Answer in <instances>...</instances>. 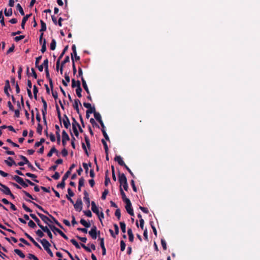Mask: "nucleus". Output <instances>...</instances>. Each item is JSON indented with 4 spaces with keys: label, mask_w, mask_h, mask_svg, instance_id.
Returning <instances> with one entry per match:
<instances>
[{
    "label": "nucleus",
    "mask_w": 260,
    "mask_h": 260,
    "mask_svg": "<svg viewBox=\"0 0 260 260\" xmlns=\"http://www.w3.org/2000/svg\"><path fill=\"white\" fill-rule=\"evenodd\" d=\"M83 212L87 217H90L92 216V213L90 210L84 211Z\"/></svg>",
    "instance_id": "nucleus-59"
},
{
    "label": "nucleus",
    "mask_w": 260,
    "mask_h": 260,
    "mask_svg": "<svg viewBox=\"0 0 260 260\" xmlns=\"http://www.w3.org/2000/svg\"><path fill=\"white\" fill-rule=\"evenodd\" d=\"M28 225L29 227L31 228H36V224H35V223L31 220H30L29 221V222H28Z\"/></svg>",
    "instance_id": "nucleus-44"
},
{
    "label": "nucleus",
    "mask_w": 260,
    "mask_h": 260,
    "mask_svg": "<svg viewBox=\"0 0 260 260\" xmlns=\"http://www.w3.org/2000/svg\"><path fill=\"white\" fill-rule=\"evenodd\" d=\"M31 15V14H29L26 15L25 16H24L22 20V22H21V26L22 29H24L25 28V24L26 22L27 21V20L29 18V17Z\"/></svg>",
    "instance_id": "nucleus-17"
},
{
    "label": "nucleus",
    "mask_w": 260,
    "mask_h": 260,
    "mask_svg": "<svg viewBox=\"0 0 260 260\" xmlns=\"http://www.w3.org/2000/svg\"><path fill=\"white\" fill-rule=\"evenodd\" d=\"M77 87L76 90L77 95L79 98H81L82 96L81 92L82 89L81 87L80 82L79 80L77 81Z\"/></svg>",
    "instance_id": "nucleus-8"
},
{
    "label": "nucleus",
    "mask_w": 260,
    "mask_h": 260,
    "mask_svg": "<svg viewBox=\"0 0 260 260\" xmlns=\"http://www.w3.org/2000/svg\"><path fill=\"white\" fill-rule=\"evenodd\" d=\"M46 40L45 39H44V41H43V44L42 45V48H41V52L42 53H44L46 51Z\"/></svg>",
    "instance_id": "nucleus-41"
},
{
    "label": "nucleus",
    "mask_w": 260,
    "mask_h": 260,
    "mask_svg": "<svg viewBox=\"0 0 260 260\" xmlns=\"http://www.w3.org/2000/svg\"><path fill=\"white\" fill-rule=\"evenodd\" d=\"M115 215L117 217L118 219L119 220L120 218V215H121L120 210L119 209H116L115 213Z\"/></svg>",
    "instance_id": "nucleus-52"
},
{
    "label": "nucleus",
    "mask_w": 260,
    "mask_h": 260,
    "mask_svg": "<svg viewBox=\"0 0 260 260\" xmlns=\"http://www.w3.org/2000/svg\"><path fill=\"white\" fill-rule=\"evenodd\" d=\"M118 180L120 183V186L123 185V188L125 190L127 191L128 189V184L127 182V179L125 175L123 173H118Z\"/></svg>",
    "instance_id": "nucleus-2"
},
{
    "label": "nucleus",
    "mask_w": 260,
    "mask_h": 260,
    "mask_svg": "<svg viewBox=\"0 0 260 260\" xmlns=\"http://www.w3.org/2000/svg\"><path fill=\"white\" fill-rule=\"evenodd\" d=\"M120 193L122 196V199L123 201L124 202L125 201V200L128 199L126 197L125 194L124 192V191L121 186H120Z\"/></svg>",
    "instance_id": "nucleus-32"
},
{
    "label": "nucleus",
    "mask_w": 260,
    "mask_h": 260,
    "mask_svg": "<svg viewBox=\"0 0 260 260\" xmlns=\"http://www.w3.org/2000/svg\"><path fill=\"white\" fill-rule=\"evenodd\" d=\"M9 88H10L9 81V80H6V84H5V88H4V92L7 94V95L8 96H10V94L8 91V89Z\"/></svg>",
    "instance_id": "nucleus-24"
},
{
    "label": "nucleus",
    "mask_w": 260,
    "mask_h": 260,
    "mask_svg": "<svg viewBox=\"0 0 260 260\" xmlns=\"http://www.w3.org/2000/svg\"><path fill=\"white\" fill-rule=\"evenodd\" d=\"M109 191L107 189H105L104 191L103 192L102 196V199L103 200H105L106 198V196L108 194Z\"/></svg>",
    "instance_id": "nucleus-48"
},
{
    "label": "nucleus",
    "mask_w": 260,
    "mask_h": 260,
    "mask_svg": "<svg viewBox=\"0 0 260 260\" xmlns=\"http://www.w3.org/2000/svg\"><path fill=\"white\" fill-rule=\"evenodd\" d=\"M7 142L12 144L14 147H19V145L16 143L13 142L10 139H8L7 140Z\"/></svg>",
    "instance_id": "nucleus-55"
},
{
    "label": "nucleus",
    "mask_w": 260,
    "mask_h": 260,
    "mask_svg": "<svg viewBox=\"0 0 260 260\" xmlns=\"http://www.w3.org/2000/svg\"><path fill=\"white\" fill-rule=\"evenodd\" d=\"M94 116L98 121H101V120L102 119L101 115L98 112H95Z\"/></svg>",
    "instance_id": "nucleus-50"
},
{
    "label": "nucleus",
    "mask_w": 260,
    "mask_h": 260,
    "mask_svg": "<svg viewBox=\"0 0 260 260\" xmlns=\"http://www.w3.org/2000/svg\"><path fill=\"white\" fill-rule=\"evenodd\" d=\"M80 222L86 228H78L77 230L79 231H81L84 233H87V230L86 228H89L90 226V224L87 222L85 220L83 219H81L80 220Z\"/></svg>",
    "instance_id": "nucleus-3"
},
{
    "label": "nucleus",
    "mask_w": 260,
    "mask_h": 260,
    "mask_svg": "<svg viewBox=\"0 0 260 260\" xmlns=\"http://www.w3.org/2000/svg\"><path fill=\"white\" fill-rule=\"evenodd\" d=\"M56 47V41L54 39H53L50 44V49L52 50H54Z\"/></svg>",
    "instance_id": "nucleus-39"
},
{
    "label": "nucleus",
    "mask_w": 260,
    "mask_h": 260,
    "mask_svg": "<svg viewBox=\"0 0 260 260\" xmlns=\"http://www.w3.org/2000/svg\"><path fill=\"white\" fill-rule=\"evenodd\" d=\"M55 128L56 129V138H57V142L58 144H59L60 143V135L59 134L60 132V128L58 125H55Z\"/></svg>",
    "instance_id": "nucleus-13"
},
{
    "label": "nucleus",
    "mask_w": 260,
    "mask_h": 260,
    "mask_svg": "<svg viewBox=\"0 0 260 260\" xmlns=\"http://www.w3.org/2000/svg\"><path fill=\"white\" fill-rule=\"evenodd\" d=\"M126 204L125 209L126 211L131 216H134V212L133 209L131 208V203L129 199H127L124 201Z\"/></svg>",
    "instance_id": "nucleus-4"
},
{
    "label": "nucleus",
    "mask_w": 260,
    "mask_h": 260,
    "mask_svg": "<svg viewBox=\"0 0 260 260\" xmlns=\"http://www.w3.org/2000/svg\"><path fill=\"white\" fill-rule=\"evenodd\" d=\"M48 226L50 228V229L53 231L54 234H56L55 232H57L59 235L61 234L62 232L59 229L55 227L54 225L52 224H48Z\"/></svg>",
    "instance_id": "nucleus-14"
},
{
    "label": "nucleus",
    "mask_w": 260,
    "mask_h": 260,
    "mask_svg": "<svg viewBox=\"0 0 260 260\" xmlns=\"http://www.w3.org/2000/svg\"><path fill=\"white\" fill-rule=\"evenodd\" d=\"M64 119L62 120L63 125L66 128H68L71 125L69 119L66 114L64 115Z\"/></svg>",
    "instance_id": "nucleus-11"
},
{
    "label": "nucleus",
    "mask_w": 260,
    "mask_h": 260,
    "mask_svg": "<svg viewBox=\"0 0 260 260\" xmlns=\"http://www.w3.org/2000/svg\"><path fill=\"white\" fill-rule=\"evenodd\" d=\"M84 184V179L83 177H81L79 181V185L80 186H83Z\"/></svg>",
    "instance_id": "nucleus-63"
},
{
    "label": "nucleus",
    "mask_w": 260,
    "mask_h": 260,
    "mask_svg": "<svg viewBox=\"0 0 260 260\" xmlns=\"http://www.w3.org/2000/svg\"><path fill=\"white\" fill-rule=\"evenodd\" d=\"M81 80L83 88H84V89L85 90L87 93H89V91L88 88L85 80L84 79L83 77L81 78Z\"/></svg>",
    "instance_id": "nucleus-26"
},
{
    "label": "nucleus",
    "mask_w": 260,
    "mask_h": 260,
    "mask_svg": "<svg viewBox=\"0 0 260 260\" xmlns=\"http://www.w3.org/2000/svg\"><path fill=\"white\" fill-rule=\"evenodd\" d=\"M86 111L87 112V113L91 114V113H93L94 114L95 112H96L94 107H91V108L88 109Z\"/></svg>",
    "instance_id": "nucleus-51"
},
{
    "label": "nucleus",
    "mask_w": 260,
    "mask_h": 260,
    "mask_svg": "<svg viewBox=\"0 0 260 260\" xmlns=\"http://www.w3.org/2000/svg\"><path fill=\"white\" fill-rule=\"evenodd\" d=\"M59 174L57 172H56L52 177L55 180H57L59 179Z\"/></svg>",
    "instance_id": "nucleus-64"
},
{
    "label": "nucleus",
    "mask_w": 260,
    "mask_h": 260,
    "mask_svg": "<svg viewBox=\"0 0 260 260\" xmlns=\"http://www.w3.org/2000/svg\"><path fill=\"white\" fill-rule=\"evenodd\" d=\"M48 215H49V216L51 217V219H52V220H53L54 222L57 225H58L59 227H60L61 229H63V226L60 224V223L54 217H53L51 215L49 214V213Z\"/></svg>",
    "instance_id": "nucleus-28"
},
{
    "label": "nucleus",
    "mask_w": 260,
    "mask_h": 260,
    "mask_svg": "<svg viewBox=\"0 0 260 260\" xmlns=\"http://www.w3.org/2000/svg\"><path fill=\"white\" fill-rule=\"evenodd\" d=\"M65 186V180H63V179H62V181L60 183H58L57 185V187H60L61 188H63Z\"/></svg>",
    "instance_id": "nucleus-46"
},
{
    "label": "nucleus",
    "mask_w": 260,
    "mask_h": 260,
    "mask_svg": "<svg viewBox=\"0 0 260 260\" xmlns=\"http://www.w3.org/2000/svg\"><path fill=\"white\" fill-rule=\"evenodd\" d=\"M41 229L44 232L47 234L48 237L50 238V239L51 240L53 238V235L50 231V230L48 229V228L46 226H43L41 227Z\"/></svg>",
    "instance_id": "nucleus-10"
},
{
    "label": "nucleus",
    "mask_w": 260,
    "mask_h": 260,
    "mask_svg": "<svg viewBox=\"0 0 260 260\" xmlns=\"http://www.w3.org/2000/svg\"><path fill=\"white\" fill-rule=\"evenodd\" d=\"M37 214L40 217V218L46 224L48 225L49 224L48 222H52L51 220L46 216L41 214L38 212H37Z\"/></svg>",
    "instance_id": "nucleus-7"
},
{
    "label": "nucleus",
    "mask_w": 260,
    "mask_h": 260,
    "mask_svg": "<svg viewBox=\"0 0 260 260\" xmlns=\"http://www.w3.org/2000/svg\"><path fill=\"white\" fill-rule=\"evenodd\" d=\"M161 245H162V247L164 249V250H166L167 249V243H166V242L165 241V240L164 239H161Z\"/></svg>",
    "instance_id": "nucleus-49"
},
{
    "label": "nucleus",
    "mask_w": 260,
    "mask_h": 260,
    "mask_svg": "<svg viewBox=\"0 0 260 260\" xmlns=\"http://www.w3.org/2000/svg\"><path fill=\"white\" fill-rule=\"evenodd\" d=\"M84 199L87 203V207H89V205H90V199L89 198L88 193L87 192V191L86 190H84Z\"/></svg>",
    "instance_id": "nucleus-20"
},
{
    "label": "nucleus",
    "mask_w": 260,
    "mask_h": 260,
    "mask_svg": "<svg viewBox=\"0 0 260 260\" xmlns=\"http://www.w3.org/2000/svg\"><path fill=\"white\" fill-rule=\"evenodd\" d=\"M8 159L10 161H9L8 160H5V162L8 166L11 167L13 165H16V162H15V161L13 159V158L11 157H9L8 158Z\"/></svg>",
    "instance_id": "nucleus-22"
},
{
    "label": "nucleus",
    "mask_w": 260,
    "mask_h": 260,
    "mask_svg": "<svg viewBox=\"0 0 260 260\" xmlns=\"http://www.w3.org/2000/svg\"><path fill=\"white\" fill-rule=\"evenodd\" d=\"M0 186L3 188V189L0 188V190L3 191L5 194L8 195L10 192H11L9 188L5 185L3 184L0 183Z\"/></svg>",
    "instance_id": "nucleus-12"
},
{
    "label": "nucleus",
    "mask_w": 260,
    "mask_h": 260,
    "mask_svg": "<svg viewBox=\"0 0 260 260\" xmlns=\"http://www.w3.org/2000/svg\"><path fill=\"white\" fill-rule=\"evenodd\" d=\"M102 142L104 146V148H105V153H107V151H108V145L107 144V143L104 140V139H102Z\"/></svg>",
    "instance_id": "nucleus-43"
},
{
    "label": "nucleus",
    "mask_w": 260,
    "mask_h": 260,
    "mask_svg": "<svg viewBox=\"0 0 260 260\" xmlns=\"http://www.w3.org/2000/svg\"><path fill=\"white\" fill-rule=\"evenodd\" d=\"M22 191H23V192L24 193V194H25V196H26L27 197H28L29 198H30V199H32V200H35V201H38V200H37V199H34V198L32 197V196H31L30 194H29L28 192H27V191H25V190H23Z\"/></svg>",
    "instance_id": "nucleus-45"
},
{
    "label": "nucleus",
    "mask_w": 260,
    "mask_h": 260,
    "mask_svg": "<svg viewBox=\"0 0 260 260\" xmlns=\"http://www.w3.org/2000/svg\"><path fill=\"white\" fill-rule=\"evenodd\" d=\"M71 242L74 245H75V246L78 248V249H80V246L79 245L78 243L74 239H71Z\"/></svg>",
    "instance_id": "nucleus-38"
},
{
    "label": "nucleus",
    "mask_w": 260,
    "mask_h": 260,
    "mask_svg": "<svg viewBox=\"0 0 260 260\" xmlns=\"http://www.w3.org/2000/svg\"><path fill=\"white\" fill-rule=\"evenodd\" d=\"M114 160L117 161L118 164L121 166H124L125 165L122 158L120 156H116L114 158Z\"/></svg>",
    "instance_id": "nucleus-18"
},
{
    "label": "nucleus",
    "mask_w": 260,
    "mask_h": 260,
    "mask_svg": "<svg viewBox=\"0 0 260 260\" xmlns=\"http://www.w3.org/2000/svg\"><path fill=\"white\" fill-rule=\"evenodd\" d=\"M48 215H49V216L51 217V219H52V220H53L54 222L57 225H58L59 227H60L61 229H63V226L60 224V223L54 217H53L51 215L49 214V213Z\"/></svg>",
    "instance_id": "nucleus-29"
},
{
    "label": "nucleus",
    "mask_w": 260,
    "mask_h": 260,
    "mask_svg": "<svg viewBox=\"0 0 260 260\" xmlns=\"http://www.w3.org/2000/svg\"><path fill=\"white\" fill-rule=\"evenodd\" d=\"M4 13L6 16H10L12 15V9H10L8 11H7V9H5Z\"/></svg>",
    "instance_id": "nucleus-37"
},
{
    "label": "nucleus",
    "mask_w": 260,
    "mask_h": 260,
    "mask_svg": "<svg viewBox=\"0 0 260 260\" xmlns=\"http://www.w3.org/2000/svg\"><path fill=\"white\" fill-rule=\"evenodd\" d=\"M71 59H72V61H73V74L75 75L76 73V72H77V70H76V68L75 67V62H74V59L73 54H71Z\"/></svg>",
    "instance_id": "nucleus-34"
},
{
    "label": "nucleus",
    "mask_w": 260,
    "mask_h": 260,
    "mask_svg": "<svg viewBox=\"0 0 260 260\" xmlns=\"http://www.w3.org/2000/svg\"><path fill=\"white\" fill-rule=\"evenodd\" d=\"M102 131L103 134L105 138L106 139V140L109 141V138L108 135L107 134L105 130L104 129H102Z\"/></svg>",
    "instance_id": "nucleus-61"
},
{
    "label": "nucleus",
    "mask_w": 260,
    "mask_h": 260,
    "mask_svg": "<svg viewBox=\"0 0 260 260\" xmlns=\"http://www.w3.org/2000/svg\"><path fill=\"white\" fill-rule=\"evenodd\" d=\"M13 179L15 180L17 183L19 184L21 182V181L23 180V179L21 177H20L18 176H14L12 177Z\"/></svg>",
    "instance_id": "nucleus-36"
},
{
    "label": "nucleus",
    "mask_w": 260,
    "mask_h": 260,
    "mask_svg": "<svg viewBox=\"0 0 260 260\" xmlns=\"http://www.w3.org/2000/svg\"><path fill=\"white\" fill-rule=\"evenodd\" d=\"M89 234L93 239H96L97 238V232L89 231Z\"/></svg>",
    "instance_id": "nucleus-33"
},
{
    "label": "nucleus",
    "mask_w": 260,
    "mask_h": 260,
    "mask_svg": "<svg viewBox=\"0 0 260 260\" xmlns=\"http://www.w3.org/2000/svg\"><path fill=\"white\" fill-rule=\"evenodd\" d=\"M33 92H34V98L37 100V93L38 92V88L37 87H36V85H34V88H33Z\"/></svg>",
    "instance_id": "nucleus-40"
},
{
    "label": "nucleus",
    "mask_w": 260,
    "mask_h": 260,
    "mask_svg": "<svg viewBox=\"0 0 260 260\" xmlns=\"http://www.w3.org/2000/svg\"><path fill=\"white\" fill-rule=\"evenodd\" d=\"M20 157L23 160V162H25L27 165L29 164V161L25 156L23 155H20Z\"/></svg>",
    "instance_id": "nucleus-54"
},
{
    "label": "nucleus",
    "mask_w": 260,
    "mask_h": 260,
    "mask_svg": "<svg viewBox=\"0 0 260 260\" xmlns=\"http://www.w3.org/2000/svg\"><path fill=\"white\" fill-rule=\"evenodd\" d=\"M73 122H72V127H74V126H78L79 124L78 123V122L76 121L75 118L72 117Z\"/></svg>",
    "instance_id": "nucleus-60"
},
{
    "label": "nucleus",
    "mask_w": 260,
    "mask_h": 260,
    "mask_svg": "<svg viewBox=\"0 0 260 260\" xmlns=\"http://www.w3.org/2000/svg\"><path fill=\"white\" fill-rule=\"evenodd\" d=\"M40 22L41 25V28L40 29V31L41 32H43L46 30V25L43 20H41Z\"/></svg>",
    "instance_id": "nucleus-30"
},
{
    "label": "nucleus",
    "mask_w": 260,
    "mask_h": 260,
    "mask_svg": "<svg viewBox=\"0 0 260 260\" xmlns=\"http://www.w3.org/2000/svg\"><path fill=\"white\" fill-rule=\"evenodd\" d=\"M30 216L36 222L38 225L41 229L43 225L41 224L40 220L34 214H30Z\"/></svg>",
    "instance_id": "nucleus-16"
},
{
    "label": "nucleus",
    "mask_w": 260,
    "mask_h": 260,
    "mask_svg": "<svg viewBox=\"0 0 260 260\" xmlns=\"http://www.w3.org/2000/svg\"><path fill=\"white\" fill-rule=\"evenodd\" d=\"M78 104H79L80 105H81V103L79 100L75 99L74 100V104L73 105V107H74V109H75V110H76L77 113L79 114L80 111H79V109L78 107Z\"/></svg>",
    "instance_id": "nucleus-19"
},
{
    "label": "nucleus",
    "mask_w": 260,
    "mask_h": 260,
    "mask_svg": "<svg viewBox=\"0 0 260 260\" xmlns=\"http://www.w3.org/2000/svg\"><path fill=\"white\" fill-rule=\"evenodd\" d=\"M71 174V172L70 171H68L66 174H64V175L63 176V178H62V179L63 180H66L67 179V178L69 177V176H70V175Z\"/></svg>",
    "instance_id": "nucleus-56"
},
{
    "label": "nucleus",
    "mask_w": 260,
    "mask_h": 260,
    "mask_svg": "<svg viewBox=\"0 0 260 260\" xmlns=\"http://www.w3.org/2000/svg\"><path fill=\"white\" fill-rule=\"evenodd\" d=\"M16 8H17V10L19 11V12L21 15H22V16L24 15V12L23 11V10L19 4H18L17 5Z\"/></svg>",
    "instance_id": "nucleus-31"
},
{
    "label": "nucleus",
    "mask_w": 260,
    "mask_h": 260,
    "mask_svg": "<svg viewBox=\"0 0 260 260\" xmlns=\"http://www.w3.org/2000/svg\"><path fill=\"white\" fill-rule=\"evenodd\" d=\"M25 37L23 35H21V36H17V37H16L15 38H14V40L16 42H18L19 41L24 39Z\"/></svg>",
    "instance_id": "nucleus-58"
},
{
    "label": "nucleus",
    "mask_w": 260,
    "mask_h": 260,
    "mask_svg": "<svg viewBox=\"0 0 260 260\" xmlns=\"http://www.w3.org/2000/svg\"><path fill=\"white\" fill-rule=\"evenodd\" d=\"M91 210L97 215H99V209L97 207V206L95 204V203L94 201L91 202Z\"/></svg>",
    "instance_id": "nucleus-15"
},
{
    "label": "nucleus",
    "mask_w": 260,
    "mask_h": 260,
    "mask_svg": "<svg viewBox=\"0 0 260 260\" xmlns=\"http://www.w3.org/2000/svg\"><path fill=\"white\" fill-rule=\"evenodd\" d=\"M22 207L26 212H32V210L30 208L27 207L24 203L22 204Z\"/></svg>",
    "instance_id": "nucleus-62"
},
{
    "label": "nucleus",
    "mask_w": 260,
    "mask_h": 260,
    "mask_svg": "<svg viewBox=\"0 0 260 260\" xmlns=\"http://www.w3.org/2000/svg\"><path fill=\"white\" fill-rule=\"evenodd\" d=\"M69 61H70L69 56H67L65 57V59H64V60L61 62V67H60V74H62L63 67L64 64L65 63L69 62Z\"/></svg>",
    "instance_id": "nucleus-21"
},
{
    "label": "nucleus",
    "mask_w": 260,
    "mask_h": 260,
    "mask_svg": "<svg viewBox=\"0 0 260 260\" xmlns=\"http://www.w3.org/2000/svg\"><path fill=\"white\" fill-rule=\"evenodd\" d=\"M37 240L42 244L45 250L47 251L50 256L51 257H53V254L49 248V247L51 246V244L45 239H43L42 240L38 239Z\"/></svg>",
    "instance_id": "nucleus-1"
},
{
    "label": "nucleus",
    "mask_w": 260,
    "mask_h": 260,
    "mask_svg": "<svg viewBox=\"0 0 260 260\" xmlns=\"http://www.w3.org/2000/svg\"><path fill=\"white\" fill-rule=\"evenodd\" d=\"M36 234L39 238H42L44 236L43 231L40 230H37Z\"/></svg>",
    "instance_id": "nucleus-35"
},
{
    "label": "nucleus",
    "mask_w": 260,
    "mask_h": 260,
    "mask_svg": "<svg viewBox=\"0 0 260 260\" xmlns=\"http://www.w3.org/2000/svg\"><path fill=\"white\" fill-rule=\"evenodd\" d=\"M26 201H28V202H29L30 203H32L36 207H37L38 209H39V210H41V211H42L44 213L47 214H48V212L47 211H45L41 206L37 204L36 203H35V202H32L30 200H26Z\"/></svg>",
    "instance_id": "nucleus-23"
},
{
    "label": "nucleus",
    "mask_w": 260,
    "mask_h": 260,
    "mask_svg": "<svg viewBox=\"0 0 260 260\" xmlns=\"http://www.w3.org/2000/svg\"><path fill=\"white\" fill-rule=\"evenodd\" d=\"M85 141L86 142V145H87V147L88 148H90V145L89 139H88V138L86 136H85Z\"/></svg>",
    "instance_id": "nucleus-57"
},
{
    "label": "nucleus",
    "mask_w": 260,
    "mask_h": 260,
    "mask_svg": "<svg viewBox=\"0 0 260 260\" xmlns=\"http://www.w3.org/2000/svg\"><path fill=\"white\" fill-rule=\"evenodd\" d=\"M43 65L44 66L45 72L46 73V77L49 78L50 77V75L48 70V60L47 59H46L44 60Z\"/></svg>",
    "instance_id": "nucleus-9"
},
{
    "label": "nucleus",
    "mask_w": 260,
    "mask_h": 260,
    "mask_svg": "<svg viewBox=\"0 0 260 260\" xmlns=\"http://www.w3.org/2000/svg\"><path fill=\"white\" fill-rule=\"evenodd\" d=\"M127 234L129 237V240L131 242H133L134 241V235L132 232V230L131 229H128L127 230Z\"/></svg>",
    "instance_id": "nucleus-25"
},
{
    "label": "nucleus",
    "mask_w": 260,
    "mask_h": 260,
    "mask_svg": "<svg viewBox=\"0 0 260 260\" xmlns=\"http://www.w3.org/2000/svg\"><path fill=\"white\" fill-rule=\"evenodd\" d=\"M14 251L15 253L18 255L21 258H24L25 257V255L22 252V251L18 249H14Z\"/></svg>",
    "instance_id": "nucleus-27"
},
{
    "label": "nucleus",
    "mask_w": 260,
    "mask_h": 260,
    "mask_svg": "<svg viewBox=\"0 0 260 260\" xmlns=\"http://www.w3.org/2000/svg\"><path fill=\"white\" fill-rule=\"evenodd\" d=\"M74 207L77 211H81L82 209V202L81 199H78L75 204L74 203Z\"/></svg>",
    "instance_id": "nucleus-5"
},
{
    "label": "nucleus",
    "mask_w": 260,
    "mask_h": 260,
    "mask_svg": "<svg viewBox=\"0 0 260 260\" xmlns=\"http://www.w3.org/2000/svg\"><path fill=\"white\" fill-rule=\"evenodd\" d=\"M120 248L122 251H124L125 248V243L123 240L120 241Z\"/></svg>",
    "instance_id": "nucleus-53"
},
{
    "label": "nucleus",
    "mask_w": 260,
    "mask_h": 260,
    "mask_svg": "<svg viewBox=\"0 0 260 260\" xmlns=\"http://www.w3.org/2000/svg\"><path fill=\"white\" fill-rule=\"evenodd\" d=\"M42 128H43V127H42V126L41 125V124L40 123H38V126L37 128V132L40 135L42 134Z\"/></svg>",
    "instance_id": "nucleus-47"
},
{
    "label": "nucleus",
    "mask_w": 260,
    "mask_h": 260,
    "mask_svg": "<svg viewBox=\"0 0 260 260\" xmlns=\"http://www.w3.org/2000/svg\"><path fill=\"white\" fill-rule=\"evenodd\" d=\"M120 228H121L122 232L123 233H125V232H126V231H125V223L124 222H120Z\"/></svg>",
    "instance_id": "nucleus-42"
},
{
    "label": "nucleus",
    "mask_w": 260,
    "mask_h": 260,
    "mask_svg": "<svg viewBox=\"0 0 260 260\" xmlns=\"http://www.w3.org/2000/svg\"><path fill=\"white\" fill-rule=\"evenodd\" d=\"M70 140V138L68 134L65 131H63L62 133V144L63 146L66 145V142Z\"/></svg>",
    "instance_id": "nucleus-6"
}]
</instances>
